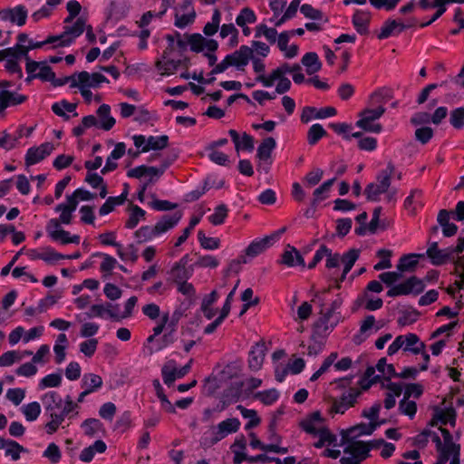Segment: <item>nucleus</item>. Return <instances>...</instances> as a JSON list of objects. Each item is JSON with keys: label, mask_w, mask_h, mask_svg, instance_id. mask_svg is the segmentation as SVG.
<instances>
[{"label": "nucleus", "mask_w": 464, "mask_h": 464, "mask_svg": "<svg viewBox=\"0 0 464 464\" xmlns=\"http://www.w3.org/2000/svg\"><path fill=\"white\" fill-rule=\"evenodd\" d=\"M41 400L45 410V413L51 419L44 426L45 431L49 435H52L58 430L66 417L72 419L73 416L78 414L77 411L71 414L78 405L72 401L69 395L66 396L63 406L61 395L54 391H50L44 393Z\"/></svg>", "instance_id": "obj_1"}, {"label": "nucleus", "mask_w": 464, "mask_h": 464, "mask_svg": "<svg viewBox=\"0 0 464 464\" xmlns=\"http://www.w3.org/2000/svg\"><path fill=\"white\" fill-rule=\"evenodd\" d=\"M254 50L247 45H241L238 50L227 54L225 58L211 70L210 74H219L224 72L229 67L234 66L237 71H245L249 63Z\"/></svg>", "instance_id": "obj_2"}, {"label": "nucleus", "mask_w": 464, "mask_h": 464, "mask_svg": "<svg viewBox=\"0 0 464 464\" xmlns=\"http://www.w3.org/2000/svg\"><path fill=\"white\" fill-rule=\"evenodd\" d=\"M394 171V165L389 162L386 169L377 175L376 179L378 183H370L366 186L364 194L369 201H377L381 194L388 192Z\"/></svg>", "instance_id": "obj_3"}, {"label": "nucleus", "mask_w": 464, "mask_h": 464, "mask_svg": "<svg viewBox=\"0 0 464 464\" xmlns=\"http://www.w3.org/2000/svg\"><path fill=\"white\" fill-rule=\"evenodd\" d=\"M385 112L383 106H379L375 109H365L359 113L360 120L357 121L356 126L365 131L379 133L382 131V127L380 123H372L373 121L381 118Z\"/></svg>", "instance_id": "obj_4"}, {"label": "nucleus", "mask_w": 464, "mask_h": 464, "mask_svg": "<svg viewBox=\"0 0 464 464\" xmlns=\"http://www.w3.org/2000/svg\"><path fill=\"white\" fill-rule=\"evenodd\" d=\"M424 290L423 282L417 276L409 277L403 283L393 285L387 291V295L391 297L398 295H407L410 294L419 295Z\"/></svg>", "instance_id": "obj_5"}, {"label": "nucleus", "mask_w": 464, "mask_h": 464, "mask_svg": "<svg viewBox=\"0 0 464 464\" xmlns=\"http://www.w3.org/2000/svg\"><path fill=\"white\" fill-rule=\"evenodd\" d=\"M280 238V232H274L260 239H255L245 250V256L253 258L272 246Z\"/></svg>", "instance_id": "obj_6"}, {"label": "nucleus", "mask_w": 464, "mask_h": 464, "mask_svg": "<svg viewBox=\"0 0 464 464\" xmlns=\"http://www.w3.org/2000/svg\"><path fill=\"white\" fill-rule=\"evenodd\" d=\"M85 29V21L83 18L79 17L75 23L71 26H65L63 34L54 35L58 37V46H70L80 36Z\"/></svg>", "instance_id": "obj_7"}, {"label": "nucleus", "mask_w": 464, "mask_h": 464, "mask_svg": "<svg viewBox=\"0 0 464 464\" xmlns=\"http://www.w3.org/2000/svg\"><path fill=\"white\" fill-rule=\"evenodd\" d=\"M426 255L434 266H441L454 259L451 247L439 249L438 242L430 243Z\"/></svg>", "instance_id": "obj_8"}, {"label": "nucleus", "mask_w": 464, "mask_h": 464, "mask_svg": "<svg viewBox=\"0 0 464 464\" xmlns=\"http://www.w3.org/2000/svg\"><path fill=\"white\" fill-rule=\"evenodd\" d=\"M53 149L54 146L51 142H44L39 147L29 148L25 154V165L29 167L42 161L52 153Z\"/></svg>", "instance_id": "obj_9"}, {"label": "nucleus", "mask_w": 464, "mask_h": 464, "mask_svg": "<svg viewBox=\"0 0 464 464\" xmlns=\"http://www.w3.org/2000/svg\"><path fill=\"white\" fill-rule=\"evenodd\" d=\"M361 395V391L351 388L348 393H343L339 400H334L331 408L332 413L343 414L350 407H353L357 398Z\"/></svg>", "instance_id": "obj_10"}, {"label": "nucleus", "mask_w": 464, "mask_h": 464, "mask_svg": "<svg viewBox=\"0 0 464 464\" xmlns=\"http://www.w3.org/2000/svg\"><path fill=\"white\" fill-rule=\"evenodd\" d=\"M28 15L26 7L23 5H16L13 8H5L0 10V19L9 21L18 26H23Z\"/></svg>", "instance_id": "obj_11"}, {"label": "nucleus", "mask_w": 464, "mask_h": 464, "mask_svg": "<svg viewBox=\"0 0 464 464\" xmlns=\"http://www.w3.org/2000/svg\"><path fill=\"white\" fill-rule=\"evenodd\" d=\"M190 362L191 361L179 369L170 363L165 364L161 368V375L164 383L170 387L177 379L184 377L190 370Z\"/></svg>", "instance_id": "obj_12"}, {"label": "nucleus", "mask_w": 464, "mask_h": 464, "mask_svg": "<svg viewBox=\"0 0 464 464\" xmlns=\"http://www.w3.org/2000/svg\"><path fill=\"white\" fill-rule=\"evenodd\" d=\"M458 325V321L450 322L448 324L442 325L440 328H438L436 331H434L431 335L430 339H436L440 337L442 334H445V336L435 343H433L430 348H444L446 345L450 343L451 339V331Z\"/></svg>", "instance_id": "obj_13"}, {"label": "nucleus", "mask_w": 464, "mask_h": 464, "mask_svg": "<svg viewBox=\"0 0 464 464\" xmlns=\"http://www.w3.org/2000/svg\"><path fill=\"white\" fill-rule=\"evenodd\" d=\"M378 426L377 423L371 422L369 424L366 423H360L356 426H353L347 430L342 431V444H344L345 442H349L350 438H355L362 435H371L376 427Z\"/></svg>", "instance_id": "obj_14"}, {"label": "nucleus", "mask_w": 464, "mask_h": 464, "mask_svg": "<svg viewBox=\"0 0 464 464\" xmlns=\"http://www.w3.org/2000/svg\"><path fill=\"white\" fill-rule=\"evenodd\" d=\"M181 218L182 214L179 211L172 215H164L153 227L157 237L175 227Z\"/></svg>", "instance_id": "obj_15"}, {"label": "nucleus", "mask_w": 464, "mask_h": 464, "mask_svg": "<svg viewBox=\"0 0 464 464\" xmlns=\"http://www.w3.org/2000/svg\"><path fill=\"white\" fill-rule=\"evenodd\" d=\"M27 100V96L12 92L8 90L0 92V114L10 106H15L24 103Z\"/></svg>", "instance_id": "obj_16"}, {"label": "nucleus", "mask_w": 464, "mask_h": 464, "mask_svg": "<svg viewBox=\"0 0 464 464\" xmlns=\"http://www.w3.org/2000/svg\"><path fill=\"white\" fill-rule=\"evenodd\" d=\"M426 348L424 343L420 341V338L415 334H407L405 335H399L395 338L389 348Z\"/></svg>", "instance_id": "obj_17"}, {"label": "nucleus", "mask_w": 464, "mask_h": 464, "mask_svg": "<svg viewBox=\"0 0 464 464\" xmlns=\"http://www.w3.org/2000/svg\"><path fill=\"white\" fill-rule=\"evenodd\" d=\"M77 79L83 87L98 88L101 83L109 82V80L100 72L89 73L82 71L77 73Z\"/></svg>", "instance_id": "obj_18"}, {"label": "nucleus", "mask_w": 464, "mask_h": 464, "mask_svg": "<svg viewBox=\"0 0 464 464\" xmlns=\"http://www.w3.org/2000/svg\"><path fill=\"white\" fill-rule=\"evenodd\" d=\"M451 212L447 209H440L438 213L437 221L442 228L443 236L446 237H453L458 232V227L450 222Z\"/></svg>", "instance_id": "obj_19"}, {"label": "nucleus", "mask_w": 464, "mask_h": 464, "mask_svg": "<svg viewBox=\"0 0 464 464\" xmlns=\"http://www.w3.org/2000/svg\"><path fill=\"white\" fill-rule=\"evenodd\" d=\"M227 436L218 425L212 426L209 430L204 432L200 439V445L207 449L214 446Z\"/></svg>", "instance_id": "obj_20"}, {"label": "nucleus", "mask_w": 464, "mask_h": 464, "mask_svg": "<svg viewBox=\"0 0 464 464\" xmlns=\"http://www.w3.org/2000/svg\"><path fill=\"white\" fill-rule=\"evenodd\" d=\"M281 263L288 267H294L296 266L304 267L305 266L304 260L300 252L290 245L287 246V248L282 254Z\"/></svg>", "instance_id": "obj_21"}, {"label": "nucleus", "mask_w": 464, "mask_h": 464, "mask_svg": "<svg viewBox=\"0 0 464 464\" xmlns=\"http://www.w3.org/2000/svg\"><path fill=\"white\" fill-rule=\"evenodd\" d=\"M359 254H360V251L358 249L353 248V249H350L346 254H344L343 256V257L341 258V261L344 265L343 270L339 278H337V277L334 278V282L337 283L336 287H338V288L340 287L339 282H343L345 279L346 275L350 272V270L353 266L354 263L358 259Z\"/></svg>", "instance_id": "obj_22"}, {"label": "nucleus", "mask_w": 464, "mask_h": 464, "mask_svg": "<svg viewBox=\"0 0 464 464\" xmlns=\"http://www.w3.org/2000/svg\"><path fill=\"white\" fill-rule=\"evenodd\" d=\"M369 451V445L363 441H352L344 449L345 453L361 459V461L368 457Z\"/></svg>", "instance_id": "obj_23"}, {"label": "nucleus", "mask_w": 464, "mask_h": 464, "mask_svg": "<svg viewBox=\"0 0 464 464\" xmlns=\"http://www.w3.org/2000/svg\"><path fill=\"white\" fill-rule=\"evenodd\" d=\"M107 449V446L105 444V442L102 440H97L96 441H94V443L87 448H84L81 453H80V456H79V459L82 461V462H91L93 458H94V455L95 453H103L105 452Z\"/></svg>", "instance_id": "obj_24"}, {"label": "nucleus", "mask_w": 464, "mask_h": 464, "mask_svg": "<svg viewBox=\"0 0 464 464\" xmlns=\"http://www.w3.org/2000/svg\"><path fill=\"white\" fill-rule=\"evenodd\" d=\"M169 281L178 284L182 281H188L193 275L192 267H182L173 264L170 270L168 272Z\"/></svg>", "instance_id": "obj_25"}, {"label": "nucleus", "mask_w": 464, "mask_h": 464, "mask_svg": "<svg viewBox=\"0 0 464 464\" xmlns=\"http://www.w3.org/2000/svg\"><path fill=\"white\" fill-rule=\"evenodd\" d=\"M118 305H112L111 303H108L105 305L103 304H92L90 308V312L88 315L90 317H103L105 314H107L111 318H119V314H117Z\"/></svg>", "instance_id": "obj_26"}, {"label": "nucleus", "mask_w": 464, "mask_h": 464, "mask_svg": "<svg viewBox=\"0 0 464 464\" xmlns=\"http://www.w3.org/2000/svg\"><path fill=\"white\" fill-rule=\"evenodd\" d=\"M370 21L371 14L369 12L357 10L353 15V24L360 34L368 33Z\"/></svg>", "instance_id": "obj_27"}, {"label": "nucleus", "mask_w": 464, "mask_h": 464, "mask_svg": "<svg viewBox=\"0 0 464 464\" xmlns=\"http://www.w3.org/2000/svg\"><path fill=\"white\" fill-rule=\"evenodd\" d=\"M319 411H314L311 415L300 421L301 429L307 434L317 436L319 434Z\"/></svg>", "instance_id": "obj_28"}, {"label": "nucleus", "mask_w": 464, "mask_h": 464, "mask_svg": "<svg viewBox=\"0 0 464 464\" xmlns=\"http://www.w3.org/2000/svg\"><path fill=\"white\" fill-rule=\"evenodd\" d=\"M424 254H409L402 256L397 265V269L403 272H412L418 265V258L423 257Z\"/></svg>", "instance_id": "obj_29"}, {"label": "nucleus", "mask_w": 464, "mask_h": 464, "mask_svg": "<svg viewBox=\"0 0 464 464\" xmlns=\"http://www.w3.org/2000/svg\"><path fill=\"white\" fill-rule=\"evenodd\" d=\"M326 256L325 267L329 270L334 269L332 276L337 275L340 270L341 257L339 254H332V251L324 245H321V258Z\"/></svg>", "instance_id": "obj_30"}, {"label": "nucleus", "mask_w": 464, "mask_h": 464, "mask_svg": "<svg viewBox=\"0 0 464 464\" xmlns=\"http://www.w3.org/2000/svg\"><path fill=\"white\" fill-rule=\"evenodd\" d=\"M169 144V136H150L147 139L146 144L142 147L141 152H148L150 150H160L165 149Z\"/></svg>", "instance_id": "obj_31"}, {"label": "nucleus", "mask_w": 464, "mask_h": 464, "mask_svg": "<svg viewBox=\"0 0 464 464\" xmlns=\"http://www.w3.org/2000/svg\"><path fill=\"white\" fill-rule=\"evenodd\" d=\"M276 140L272 137H267L263 140L257 148V158L262 161H267L271 158V153L276 148Z\"/></svg>", "instance_id": "obj_32"}, {"label": "nucleus", "mask_w": 464, "mask_h": 464, "mask_svg": "<svg viewBox=\"0 0 464 464\" xmlns=\"http://www.w3.org/2000/svg\"><path fill=\"white\" fill-rule=\"evenodd\" d=\"M418 5L423 10L437 8L430 22H435L446 12V4H441L439 0H419Z\"/></svg>", "instance_id": "obj_33"}, {"label": "nucleus", "mask_w": 464, "mask_h": 464, "mask_svg": "<svg viewBox=\"0 0 464 464\" xmlns=\"http://www.w3.org/2000/svg\"><path fill=\"white\" fill-rule=\"evenodd\" d=\"M82 428L84 431V434L88 437H94L99 432H104L102 422L95 418L86 419L82 423Z\"/></svg>", "instance_id": "obj_34"}, {"label": "nucleus", "mask_w": 464, "mask_h": 464, "mask_svg": "<svg viewBox=\"0 0 464 464\" xmlns=\"http://www.w3.org/2000/svg\"><path fill=\"white\" fill-rule=\"evenodd\" d=\"M210 177H207L201 185H198L195 189L187 193L185 196V199L188 202H192L198 200L200 197H202L207 191H208L213 186L214 182L210 183Z\"/></svg>", "instance_id": "obj_35"}, {"label": "nucleus", "mask_w": 464, "mask_h": 464, "mask_svg": "<svg viewBox=\"0 0 464 464\" xmlns=\"http://www.w3.org/2000/svg\"><path fill=\"white\" fill-rule=\"evenodd\" d=\"M76 110V104L71 103L67 102L66 100H63L60 102H54L52 105V111L53 112L59 116L63 118L64 120H69V115L65 113V111L68 112H74V116L77 115V112H75Z\"/></svg>", "instance_id": "obj_36"}, {"label": "nucleus", "mask_w": 464, "mask_h": 464, "mask_svg": "<svg viewBox=\"0 0 464 464\" xmlns=\"http://www.w3.org/2000/svg\"><path fill=\"white\" fill-rule=\"evenodd\" d=\"M102 383V377L94 373H85L82 379V386L87 391H91V393L98 391Z\"/></svg>", "instance_id": "obj_37"}, {"label": "nucleus", "mask_w": 464, "mask_h": 464, "mask_svg": "<svg viewBox=\"0 0 464 464\" xmlns=\"http://www.w3.org/2000/svg\"><path fill=\"white\" fill-rule=\"evenodd\" d=\"M307 74L311 75L319 70L318 55L314 52L306 53L301 59Z\"/></svg>", "instance_id": "obj_38"}, {"label": "nucleus", "mask_w": 464, "mask_h": 464, "mask_svg": "<svg viewBox=\"0 0 464 464\" xmlns=\"http://www.w3.org/2000/svg\"><path fill=\"white\" fill-rule=\"evenodd\" d=\"M264 350H250L248 353V367L253 372H257L261 369L265 360Z\"/></svg>", "instance_id": "obj_39"}, {"label": "nucleus", "mask_w": 464, "mask_h": 464, "mask_svg": "<svg viewBox=\"0 0 464 464\" xmlns=\"http://www.w3.org/2000/svg\"><path fill=\"white\" fill-rule=\"evenodd\" d=\"M146 211L137 205H131L130 214L126 221L125 227L132 229L137 227L140 219H144Z\"/></svg>", "instance_id": "obj_40"}, {"label": "nucleus", "mask_w": 464, "mask_h": 464, "mask_svg": "<svg viewBox=\"0 0 464 464\" xmlns=\"http://www.w3.org/2000/svg\"><path fill=\"white\" fill-rule=\"evenodd\" d=\"M117 255L122 261L136 262L139 258L138 248L134 244H129L125 248L120 243V246L117 247Z\"/></svg>", "instance_id": "obj_41"}, {"label": "nucleus", "mask_w": 464, "mask_h": 464, "mask_svg": "<svg viewBox=\"0 0 464 464\" xmlns=\"http://www.w3.org/2000/svg\"><path fill=\"white\" fill-rule=\"evenodd\" d=\"M31 351H26L24 354H20L15 350H8L6 353L0 356V366H10L14 362H18L24 358V355H32Z\"/></svg>", "instance_id": "obj_42"}, {"label": "nucleus", "mask_w": 464, "mask_h": 464, "mask_svg": "<svg viewBox=\"0 0 464 464\" xmlns=\"http://www.w3.org/2000/svg\"><path fill=\"white\" fill-rule=\"evenodd\" d=\"M97 114L99 117H106V121L100 122L99 128L104 130H110L115 125V119L111 116V107L108 104H102L98 110Z\"/></svg>", "instance_id": "obj_43"}, {"label": "nucleus", "mask_w": 464, "mask_h": 464, "mask_svg": "<svg viewBox=\"0 0 464 464\" xmlns=\"http://www.w3.org/2000/svg\"><path fill=\"white\" fill-rule=\"evenodd\" d=\"M43 458L47 459L50 464H58L62 459L60 447L54 442L49 443L43 452Z\"/></svg>", "instance_id": "obj_44"}, {"label": "nucleus", "mask_w": 464, "mask_h": 464, "mask_svg": "<svg viewBox=\"0 0 464 464\" xmlns=\"http://www.w3.org/2000/svg\"><path fill=\"white\" fill-rule=\"evenodd\" d=\"M254 398L260 401L265 405L274 404L279 398V392L276 389L272 388L255 393Z\"/></svg>", "instance_id": "obj_45"}, {"label": "nucleus", "mask_w": 464, "mask_h": 464, "mask_svg": "<svg viewBox=\"0 0 464 464\" xmlns=\"http://www.w3.org/2000/svg\"><path fill=\"white\" fill-rule=\"evenodd\" d=\"M440 430L443 437V447L450 448L451 450H455V456L451 459H457V462H460V445L453 442V438L449 430L440 427Z\"/></svg>", "instance_id": "obj_46"}, {"label": "nucleus", "mask_w": 464, "mask_h": 464, "mask_svg": "<svg viewBox=\"0 0 464 464\" xmlns=\"http://www.w3.org/2000/svg\"><path fill=\"white\" fill-rule=\"evenodd\" d=\"M228 208L225 204H220L215 208L214 213L208 216V220L214 226L222 225L227 217Z\"/></svg>", "instance_id": "obj_47"}, {"label": "nucleus", "mask_w": 464, "mask_h": 464, "mask_svg": "<svg viewBox=\"0 0 464 464\" xmlns=\"http://www.w3.org/2000/svg\"><path fill=\"white\" fill-rule=\"evenodd\" d=\"M134 237L138 244H142L150 241L157 237L154 227L150 226H142L135 231Z\"/></svg>", "instance_id": "obj_48"}, {"label": "nucleus", "mask_w": 464, "mask_h": 464, "mask_svg": "<svg viewBox=\"0 0 464 464\" xmlns=\"http://www.w3.org/2000/svg\"><path fill=\"white\" fill-rule=\"evenodd\" d=\"M198 239L200 246L207 250H215L220 246L219 238L207 237L202 230L198 232Z\"/></svg>", "instance_id": "obj_49"}, {"label": "nucleus", "mask_w": 464, "mask_h": 464, "mask_svg": "<svg viewBox=\"0 0 464 464\" xmlns=\"http://www.w3.org/2000/svg\"><path fill=\"white\" fill-rule=\"evenodd\" d=\"M22 412L24 413L26 420L34 421L37 420L41 413V406L39 402L33 401L28 404H24L22 407Z\"/></svg>", "instance_id": "obj_50"}, {"label": "nucleus", "mask_w": 464, "mask_h": 464, "mask_svg": "<svg viewBox=\"0 0 464 464\" xmlns=\"http://www.w3.org/2000/svg\"><path fill=\"white\" fill-rule=\"evenodd\" d=\"M256 21L255 12L249 7H244L236 18V24L238 26H243L247 24H254Z\"/></svg>", "instance_id": "obj_51"}, {"label": "nucleus", "mask_w": 464, "mask_h": 464, "mask_svg": "<svg viewBox=\"0 0 464 464\" xmlns=\"http://www.w3.org/2000/svg\"><path fill=\"white\" fill-rule=\"evenodd\" d=\"M4 449L5 450V455L10 456L13 460H18L21 453L26 451V449L13 440H7L6 446Z\"/></svg>", "instance_id": "obj_52"}, {"label": "nucleus", "mask_w": 464, "mask_h": 464, "mask_svg": "<svg viewBox=\"0 0 464 464\" xmlns=\"http://www.w3.org/2000/svg\"><path fill=\"white\" fill-rule=\"evenodd\" d=\"M226 436L236 433L240 428V420L237 418H228L218 424Z\"/></svg>", "instance_id": "obj_53"}, {"label": "nucleus", "mask_w": 464, "mask_h": 464, "mask_svg": "<svg viewBox=\"0 0 464 464\" xmlns=\"http://www.w3.org/2000/svg\"><path fill=\"white\" fill-rule=\"evenodd\" d=\"M188 37V44L190 46V50L195 53H200L204 50V38L200 34L195 33L192 34H186Z\"/></svg>", "instance_id": "obj_54"}, {"label": "nucleus", "mask_w": 464, "mask_h": 464, "mask_svg": "<svg viewBox=\"0 0 464 464\" xmlns=\"http://www.w3.org/2000/svg\"><path fill=\"white\" fill-rule=\"evenodd\" d=\"M241 372V363L231 362L227 363L221 371L222 379L228 380L237 377Z\"/></svg>", "instance_id": "obj_55"}, {"label": "nucleus", "mask_w": 464, "mask_h": 464, "mask_svg": "<svg viewBox=\"0 0 464 464\" xmlns=\"http://www.w3.org/2000/svg\"><path fill=\"white\" fill-rule=\"evenodd\" d=\"M92 256H102L103 258V261L100 266V269L102 273H111L117 265V260L108 254L96 252L92 255Z\"/></svg>", "instance_id": "obj_56"}, {"label": "nucleus", "mask_w": 464, "mask_h": 464, "mask_svg": "<svg viewBox=\"0 0 464 464\" xmlns=\"http://www.w3.org/2000/svg\"><path fill=\"white\" fill-rule=\"evenodd\" d=\"M450 123L457 130L464 127V107H459L450 111Z\"/></svg>", "instance_id": "obj_57"}, {"label": "nucleus", "mask_w": 464, "mask_h": 464, "mask_svg": "<svg viewBox=\"0 0 464 464\" xmlns=\"http://www.w3.org/2000/svg\"><path fill=\"white\" fill-rule=\"evenodd\" d=\"M397 26H398L397 20L388 19L387 21H385L382 27L381 28V31L377 35L378 38L380 40H382V39H386L392 34H396Z\"/></svg>", "instance_id": "obj_58"}, {"label": "nucleus", "mask_w": 464, "mask_h": 464, "mask_svg": "<svg viewBox=\"0 0 464 464\" xmlns=\"http://www.w3.org/2000/svg\"><path fill=\"white\" fill-rule=\"evenodd\" d=\"M153 386L155 388L156 394H157L158 398L160 399V401H161L162 405L164 407H167V411H169L171 413H174L175 412V409H174L173 405L171 404V402L167 398V396L165 395L164 390H163L160 381L157 380V379L154 380L153 381Z\"/></svg>", "instance_id": "obj_59"}, {"label": "nucleus", "mask_w": 464, "mask_h": 464, "mask_svg": "<svg viewBox=\"0 0 464 464\" xmlns=\"http://www.w3.org/2000/svg\"><path fill=\"white\" fill-rule=\"evenodd\" d=\"M42 260L47 264H53L59 260L64 259V255L58 253L52 246H46L42 250Z\"/></svg>", "instance_id": "obj_60"}, {"label": "nucleus", "mask_w": 464, "mask_h": 464, "mask_svg": "<svg viewBox=\"0 0 464 464\" xmlns=\"http://www.w3.org/2000/svg\"><path fill=\"white\" fill-rule=\"evenodd\" d=\"M399 410L402 414L407 415L412 419L417 411V404L413 401H409L408 399L403 398L399 402Z\"/></svg>", "instance_id": "obj_61"}, {"label": "nucleus", "mask_w": 464, "mask_h": 464, "mask_svg": "<svg viewBox=\"0 0 464 464\" xmlns=\"http://www.w3.org/2000/svg\"><path fill=\"white\" fill-rule=\"evenodd\" d=\"M117 408L113 402L103 403L99 410V415L105 420L111 421L115 416Z\"/></svg>", "instance_id": "obj_62"}, {"label": "nucleus", "mask_w": 464, "mask_h": 464, "mask_svg": "<svg viewBox=\"0 0 464 464\" xmlns=\"http://www.w3.org/2000/svg\"><path fill=\"white\" fill-rule=\"evenodd\" d=\"M419 315L420 313L414 309L402 311L398 318V324L402 326L411 324L418 320Z\"/></svg>", "instance_id": "obj_63"}, {"label": "nucleus", "mask_w": 464, "mask_h": 464, "mask_svg": "<svg viewBox=\"0 0 464 464\" xmlns=\"http://www.w3.org/2000/svg\"><path fill=\"white\" fill-rule=\"evenodd\" d=\"M62 375L60 373H50L44 376L40 382L41 388H53L60 386Z\"/></svg>", "instance_id": "obj_64"}]
</instances>
